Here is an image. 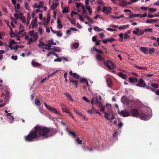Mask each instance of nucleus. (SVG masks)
Segmentation results:
<instances>
[{
  "instance_id": "6e6552de",
  "label": "nucleus",
  "mask_w": 159,
  "mask_h": 159,
  "mask_svg": "<svg viewBox=\"0 0 159 159\" xmlns=\"http://www.w3.org/2000/svg\"><path fill=\"white\" fill-rule=\"evenodd\" d=\"M58 5V1L57 0H53L52 4L51 6V9L53 10H55Z\"/></svg>"
},
{
  "instance_id": "7c9ffc66",
  "label": "nucleus",
  "mask_w": 159,
  "mask_h": 159,
  "mask_svg": "<svg viewBox=\"0 0 159 159\" xmlns=\"http://www.w3.org/2000/svg\"><path fill=\"white\" fill-rule=\"evenodd\" d=\"M93 29L96 31H102V30L101 29L97 26H94Z\"/></svg>"
},
{
  "instance_id": "393cba45",
  "label": "nucleus",
  "mask_w": 159,
  "mask_h": 159,
  "mask_svg": "<svg viewBox=\"0 0 159 159\" xmlns=\"http://www.w3.org/2000/svg\"><path fill=\"white\" fill-rule=\"evenodd\" d=\"M84 150L86 151V150H88L90 151H92L93 149L92 147H89L88 146H84Z\"/></svg>"
},
{
  "instance_id": "4c0bfd02",
  "label": "nucleus",
  "mask_w": 159,
  "mask_h": 159,
  "mask_svg": "<svg viewBox=\"0 0 159 159\" xmlns=\"http://www.w3.org/2000/svg\"><path fill=\"white\" fill-rule=\"evenodd\" d=\"M68 134L69 135H70L72 136L74 138H75L76 137V136L75 134L73 132L70 131V132H69V133H68Z\"/></svg>"
},
{
  "instance_id": "6ab92c4d",
  "label": "nucleus",
  "mask_w": 159,
  "mask_h": 159,
  "mask_svg": "<svg viewBox=\"0 0 159 159\" xmlns=\"http://www.w3.org/2000/svg\"><path fill=\"white\" fill-rule=\"evenodd\" d=\"M32 64L33 66L35 67L39 66H41V64L39 63H38L35 61H32Z\"/></svg>"
},
{
  "instance_id": "a878e982",
  "label": "nucleus",
  "mask_w": 159,
  "mask_h": 159,
  "mask_svg": "<svg viewBox=\"0 0 159 159\" xmlns=\"http://www.w3.org/2000/svg\"><path fill=\"white\" fill-rule=\"evenodd\" d=\"M69 8L68 7H66L64 8V9L63 10L62 13H68L69 11Z\"/></svg>"
},
{
  "instance_id": "b1692460",
  "label": "nucleus",
  "mask_w": 159,
  "mask_h": 159,
  "mask_svg": "<svg viewBox=\"0 0 159 159\" xmlns=\"http://www.w3.org/2000/svg\"><path fill=\"white\" fill-rule=\"evenodd\" d=\"M83 6H84V5L81 3L76 2V8L78 9L80 7L83 8Z\"/></svg>"
},
{
  "instance_id": "423d86ee",
  "label": "nucleus",
  "mask_w": 159,
  "mask_h": 159,
  "mask_svg": "<svg viewBox=\"0 0 159 159\" xmlns=\"http://www.w3.org/2000/svg\"><path fill=\"white\" fill-rule=\"evenodd\" d=\"M131 116L133 117H138L139 114V113L137 109L135 108H134L131 109L130 111Z\"/></svg>"
},
{
  "instance_id": "c03bdc74",
  "label": "nucleus",
  "mask_w": 159,
  "mask_h": 159,
  "mask_svg": "<svg viewBox=\"0 0 159 159\" xmlns=\"http://www.w3.org/2000/svg\"><path fill=\"white\" fill-rule=\"evenodd\" d=\"M148 10L149 11L152 13L156 11L157 9L154 8H150L148 9Z\"/></svg>"
},
{
  "instance_id": "ddd939ff",
  "label": "nucleus",
  "mask_w": 159,
  "mask_h": 159,
  "mask_svg": "<svg viewBox=\"0 0 159 159\" xmlns=\"http://www.w3.org/2000/svg\"><path fill=\"white\" fill-rule=\"evenodd\" d=\"M70 80V82L72 83L75 85V87L76 88L78 87V84L79 81L76 80H74L73 78H70L69 79Z\"/></svg>"
},
{
  "instance_id": "4be33fe9",
  "label": "nucleus",
  "mask_w": 159,
  "mask_h": 159,
  "mask_svg": "<svg viewBox=\"0 0 159 159\" xmlns=\"http://www.w3.org/2000/svg\"><path fill=\"white\" fill-rule=\"evenodd\" d=\"M118 75L123 79H125L127 77L126 75L122 72L119 73H118Z\"/></svg>"
},
{
  "instance_id": "a18cd8bd",
  "label": "nucleus",
  "mask_w": 159,
  "mask_h": 159,
  "mask_svg": "<svg viewBox=\"0 0 159 159\" xmlns=\"http://www.w3.org/2000/svg\"><path fill=\"white\" fill-rule=\"evenodd\" d=\"M78 14H79L78 13L76 12L72 11L71 14V17H73L74 15H77L78 16Z\"/></svg>"
},
{
  "instance_id": "a211bd4d",
  "label": "nucleus",
  "mask_w": 159,
  "mask_h": 159,
  "mask_svg": "<svg viewBox=\"0 0 159 159\" xmlns=\"http://www.w3.org/2000/svg\"><path fill=\"white\" fill-rule=\"evenodd\" d=\"M129 80L131 83L137 82L138 81V80L137 78H131V77L129 78Z\"/></svg>"
},
{
  "instance_id": "f704fd0d",
  "label": "nucleus",
  "mask_w": 159,
  "mask_h": 159,
  "mask_svg": "<svg viewBox=\"0 0 159 159\" xmlns=\"http://www.w3.org/2000/svg\"><path fill=\"white\" fill-rule=\"evenodd\" d=\"M33 7L34 8H37L38 9H40L42 7V6L40 5H37L36 3L34 4L33 6Z\"/></svg>"
},
{
  "instance_id": "0e129e2a",
  "label": "nucleus",
  "mask_w": 159,
  "mask_h": 159,
  "mask_svg": "<svg viewBox=\"0 0 159 159\" xmlns=\"http://www.w3.org/2000/svg\"><path fill=\"white\" fill-rule=\"evenodd\" d=\"M107 30L111 31H113L116 30V29H111V28H108L107 29Z\"/></svg>"
},
{
  "instance_id": "8fccbe9b",
  "label": "nucleus",
  "mask_w": 159,
  "mask_h": 159,
  "mask_svg": "<svg viewBox=\"0 0 159 159\" xmlns=\"http://www.w3.org/2000/svg\"><path fill=\"white\" fill-rule=\"evenodd\" d=\"M123 36H124V39H128L129 38V36L127 33H125L123 34Z\"/></svg>"
},
{
  "instance_id": "3c124183",
  "label": "nucleus",
  "mask_w": 159,
  "mask_h": 159,
  "mask_svg": "<svg viewBox=\"0 0 159 159\" xmlns=\"http://www.w3.org/2000/svg\"><path fill=\"white\" fill-rule=\"evenodd\" d=\"M96 52L100 54H103V53L102 50L99 49H96Z\"/></svg>"
},
{
  "instance_id": "6e6d98bb",
  "label": "nucleus",
  "mask_w": 159,
  "mask_h": 159,
  "mask_svg": "<svg viewBox=\"0 0 159 159\" xmlns=\"http://www.w3.org/2000/svg\"><path fill=\"white\" fill-rule=\"evenodd\" d=\"M82 98L84 100L87 102H90L86 96H83Z\"/></svg>"
},
{
  "instance_id": "774afa93",
  "label": "nucleus",
  "mask_w": 159,
  "mask_h": 159,
  "mask_svg": "<svg viewBox=\"0 0 159 159\" xmlns=\"http://www.w3.org/2000/svg\"><path fill=\"white\" fill-rule=\"evenodd\" d=\"M11 59L13 60H16L17 59V57L16 55L15 56H12L11 57Z\"/></svg>"
},
{
  "instance_id": "72a5a7b5",
  "label": "nucleus",
  "mask_w": 159,
  "mask_h": 159,
  "mask_svg": "<svg viewBox=\"0 0 159 159\" xmlns=\"http://www.w3.org/2000/svg\"><path fill=\"white\" fill-rule=\"evenodd\" d=\"M73 46L75 49H76L79 46V43H75L73 44Z\"/></svg>"
},
{
  "instance_id": "4d7b16f0",
  "label": "nucleus",
  "mask_w": 159,
  "mask_h": 159,
  "mask_svg": "<svg viewBox=\"0 0 159 159\" xmlns=\"http://www.w3.org/2000/svg\"><path fill=\"white\" fill-rule=\"evenodd\" d=\"M145 32H152V29H146L144 30Z\"/></svg>"
},
{
  "instance_id": "cd10ccee",
  "label": "nucleus",
  "mask_w": 159,
  "mask_h": 159,
  "mask_svg": "<svg viewBox=\"0 0 159 159\" xmlns=\"http://www.w3.org/2000/svg\"><path fill=\"white\" fill-rule=\"evenodd\" d=\"M154 51L155 49L154 48H149V49H148V51H149V52H148V53L149 54H151L154 52Z\"/></svg>"
},
{
  "instance_id": "412c9836",
  "label": "nucleus",
  "mask_w": 159,
  "mask_h": 159,
  "mask_svg": "<svg viewBox=\"0 0 159 159\" xmlns=\"http://www.w3.org/2000/svg\"><path fill=\"white\" fill-rule=\"evenodd\" d=\"M64 94L68 98L70 101H73L71 95L69 93H64Z\"/></svg>"
},
{
  "instance_id": "bf43d9fd",
  "label": "nucleus",
  "mask_w": 159,
  "mask_h": 159,
  "mask_svg": "<svg viewBox=\"0 0 159 159\" xmlns=\"http://www.w3.org/2000/svg\"><path fill=\"white\" fill-rule=\"evenodd\" d=\"M147 17L148 18H152L155 16H154L153 15H152V14H149L148 15Z\"/></svg>"
},
{
  "instance_id": "49530a36",
  "label": "nucleus",
  "mask_w": 159,
  "mask_h": 159,
  "mask_svg": "<svg viewBox=\"0 0 159 159\" xmlns=\"http://www.w3.org/2000/svg\"><path fill=\"white\" fill-rule=\"evenodd\" d=\"M57 35L59 37H61L62 36V34L61 33V31H59L57 32Z\"/></svg>"
},
{
  "instance_id": "aec40b11",
  "label": "nucleus",
  "mask_w": 159,
  "mask_h": 159,
  "mask_svg": "<svg viewBox=\"0 0 159 159\" xmlns=\"http://www.w3.org/2000/svg\"><path fill=\"white\" fill-rule=\"evenodd\" d=\"M62 107L61 109L63 111H64L67 113H69L68 112V110L66 107L65 106L64 104L62 105Z\"/></svg>"
},
{
  "instance_id": "680f3d73",
  "label": "nucleus",
  "mask_w": 159,
  "mask_h": 159,
  "mask_svg": "<svg viewBox=\"0 0 159 159\" xmlns=\"http://www.w3.org/2000/svg\"><path fill=\"white\" fill-rule=\"evenodd\" d=\"M78 16H79V19H80V20L81 21H84V18H83V17H82V16H81L80 14H78Z\"/></svg>"
},
{
  "instance_id": "0eeeda50",
  "label": "nucleus",
  "mask_w": 159,
  "mask_h": 159,
  "mask_svg": "<svg viewBox=\"0 0 159 159\" xmlns=\"http://www.w3.org/2000/svg\"><path fill=\"white\" fill-rule=\"evenodd\" d=\"M44 106L47 108L49 110L53 112L55 114H57L58 113V112L54 108H53L51 106H48L46 102L44 103Z\"/></svg>"
},
{
  "instance_id": "f03ea898",
  "label": "nucleus",
  "mask_w": 159,
  "mask_h": 159,
  "mask_svg": "<svg viewBox=\"0 0 159 159\" xmlns=\"http://www.w3.org/2000/svg\"><path fill=\"white\" fill-rule=\"evenodd\" d=\"M104 64L111 70L115 69L116 67L115 65L109 60L105 61L104 62Z\"/></svg>"
},
{
  "instance_id": "69168bd1",
  "label": "nucleus",
  "mask_w": 159,
  "mask_h": 159,
  "mask_svg": "<svg viewBox=\"0 0 159 159\" xmlns=\"http://www.w3.org/2000/svg\"><path fill=\"white\" fill-rule=\"evenodd\" d=\"M37 26V25L36 23H33V24L32 26V29H33L35 27H36Z\"/></svg>"
},
{
  "instance_id": "2eb2a0df",
  "label": "nucleus",
  "mask_w": 159,
  "mask_h": 159,
  "mask_svg": "<svg viewBox=\"0 0 159 159\" xmlns=\"http://www.w3.org/2000/svg\"><path fill=\"white\" fill-rule=\"evenodd\" d=\"M70 75L73 76V77L76 79H78L80 78V77L76 73H73L72 71L71 70H70Z\"/></svg>"
},
{
  "instance_id": "1a4fd4ad",
  "label": "nucleus",
  "mask_w": 159,
  "mask_h": 159,
  "mask_svg": "<svg viewBox=\"0 0 159 159\" xmlns=\"http://www.w3.org/2000/svg\"><path fill=\"white\" fill-rule=\"evenodd\" d=\"M106 80L107 86L111 88L113 86V83L111 79L110 78H108L106 79Z\"/></svg>"
},
{
  "instance_id": "4468645a",
  "label": "nucleus",
  "mask_w": 159,
  "mask_h": 159,
  "mask_svg": "<svg viewBox=\"0 0 159 159\" xmlns=\"http://www.w3.org/2000/svg\"><path fill=\"white\" fill-rule=\"evenodd\" d=\"M96 58L99 61H103L104 60V59L99 54H97L96 55Z\"/></svg>"
},
{
  "instance_id": "dca6fc26",
  "label": "nucleus",
  "mask_w": 159,
  "mask_h": 159,
  "mask_svg": "<svg viewBox=\"0 0 159 159\" xmlns=\"http://www.w3.org/2000/svg\"><path fill=\"white\" fill-rule=\"evenodd\" d=\"M57 27L58 29H61L63 27V25L61 24V21L59 19H57Z\"/></svg>"
},
{
  "instance_id": "9d476101",
  "label": "nucleus",
  "mask_w": 159,
  "mask_h": 159,
  "mask_svg": "<svg viewBox=\"0 0 159 159\" xmlns=\"http://www.w3.org/2000/svg\"><path fill=\"white\" fill-rule=\"evenodd\" d=\"M138 117H139L142 120H145L147 118L146 115L143 113H139V114Z\"/></svg>"
},
{
  "instance_id": "bb28decb",
  "label": "nucleus",
  "mask_w": 159,
  "mask_h": 159,
  "mask_svg": "<svg viewBox=\"0 0 159 159\" xmlns=\"http://www.w3.org/2000/svg\"><path fill=\"white\" fill-rule=\"evenodd\" d=\"M134 67H136V68L138 69H139V70H146L147 69V68H145V67H141L140 66H137L136 65H135Z\"/></svg>"
},
{
  "instance_id": "e433bc0d",
  "label": "nucleus",
  "mask_w": 159,
  "mask_h": 159,
  "mask_svg": "<svg viewBox=\"0 0 159 159\" xmlns=\"http://www.w3.org/2000/svg\"><path fill=\"white\" fill-rule=\"evenodd\" d=\"M151 85L155 89L157 88L158 87V85L156 83H152L151 84Z\"/></svg>"
},
{
  "instance_id": "20e7f679",
  "label": "nucleus",
  "mask_w": 159,
  "mask_h": 159,
  "mask_svg": "<svg viewBox=\"0 0 159 159\" xmlns=\"http://www.w3.org/2000/svg\"><path fill=\"white\" fill-rule=\"evenodd\" d=\"M121 102L124 104L126 106L129 104L130 100L129 99L127 98L126 96H123L121 98Z\"/></svg>"
},
{
  "instance_id": "e2e57ef3",
  "label": "nucleus",
  "mask_w": 159,
  "mask_h": 159,
  "mask_svg": "<svg viewBox=\"0 0 159 159\" xmlns=\"http://www.w3.org/2000/svg\"><path fill=\"white\" fill-rule=\"evenodd\" d=\"M62 61V58H56L54 60V61H59L61 62Z\"/></svg>"
},
{
  "instance_id": "58836bf2",
  "label": "nucleus",
  "mask_w": 159,
  "mask_h": 159,
  "mask_svg": "<svg viewBox=\"0 0 159 159\" xmlns=\"http://www.w3.org/2000/svg\"><path fill=\"white\" fill-rule=\"evenodd\" d=\"M105 115L104 117L107 120H110V118H109V113L105 112L104 113Z\"/></svg>"
},
{
  "instance_id": "79ce46f5",
  "label": "nucleus",
  "mask_w": 159,
  "mask_h": 159,
  "mask_svg": "<svg viewBox=\"0 0 159 159\" xmlns=\"http://www.w3.org/2000/svg\"><path fill=\"white\" fill-rule=\"evenodd\" d=\"M20 20H21L24 23H25L26 18L25 16H24L20 17Z\"/></svg>"
},
{
  "instance_id": "de8ad7c7",
  "label": "nucleus",
  "mask_w": 159,
  "mask_h": 159,
  "mask_svg": "<svg viewBox=\"0 0 159 159\" xmlns=\"http://www.w3.org/2000/svg\"><path fill=\"white\" fill-rule=\"evenodd\" d=\"M97 3L100 5H104V2L102 1L98 0L97 2Z\"/></svg>"
},
{
  "instance_id": "c85d7f7f",
  "label": "nucleus",
  "mask_w": 159,
  "mask_h": 159,
  "mask_svg": "<svg viewBox=\"0 0 159 159\" xmlns=\"http://www.w3.org/2000/svg\"><path fill=\"white\" fill-rule=\"evenodd\" d=\"M33 36V41L34 42H35L38 38L37 34V33H35Z\"/></svg>"
},
{
  "instance_id": "f257e3e1",
  "label": "nucleus",
  "mask_w": 159,
  "mask_h": 159,
  "mask_svg": "<svg viewBox=\"0 0 159 159\" xmlns=\"http://www.w3.org/2000/svg\"><path fill=\"white\" fill-rule=\"evenodd\" d=\"M56 132V130L53 128L36 125L28 135L24 136L25 139L28 142H31L35 140H42L52 136Z\"/></svg>"
},
{
  "instance_id": "c9c22d12",
  "label": "nucleus",
  "mask_w": 159,
  "mask_h": 159,
  "mask_svg": "<svg viewBox=\"0 0 159 159\" xmlns=\"http://www.w3.org/2000/svg\"><path fill=\"white\" fill-rule=\"evenodd\" d=\"M35 104L38 106H39L41 105V102L38 100H35Z\"/></svg>"
},
{
  "instance_id": "37998d69",
  "label": "nucleus",
  "mask_w": 159,
  "mask_h": 159,
  "mask_svg": "<svg viewBox=\"0 0 159 159\" xmlns=\"http://www.w3.org/2000/svg\"><path fill=\"white\" fill-rule=\"evenodd\" d=\"M80 79V82L81 83H86V82H87V81H88L87 79L84 78H81Z\"/></svg>"
},
{
  "instance_id": "09e8293b",
  "label": "nucleus",
  "mask_w": 159,
  "mask_h": 159,
  "mask_svg": "<svg viewBox=\"0 0 159 159\" xmlns=\"http://www.w3.org/2000/svg\"><path fill=\"white\" fill-rule=\"evenodd\" d=\"M16 8L17 10H19L20 8V4L19 3H17L16 5V7H15V11H17V10H16Z\"/></svg>"
},
{
  "instance_id": "13d9d810",
  "label": "nucleus",
  "mask_w": 159,
  "mask_h": 159,
  "mask_svg": "<svg viewBox=\"0 0 159 159\" xmlns=\"http://www.w3.org/2000/svg\"><path fill=\"white\" fill-rule=\"evenodd\" d=\"M144 32H145V31L144 30H140L139 32V33H138V35H143V34L144 33Z\"/></svg>"
},
{
  "instance_id": "f3484780",
  "label": "nucleus",
  "mask_w": 159,
  "mask_h": 159,
  "mask_svg": "<svg viewBox=\"0 0 159 159\" xmlns=\"http://www.w3.org/2000/svg\"><path fill=\"white\" fill-rule=\"evenodd\" d=\"M56 43L54 42L52 40H48V47H51L52 45H56Z\"/></svg>"
},
{
  "instance_id": "052dcab7",
  "label": "nucleus",
  "mask_w": 159,
  "mask_h": 159,
  "mask_svg": "<svg viewBox=\"0 0 159 159\" xmlns=\"http://www.w3.org/2000/svg\"><path fill=\"white\" fill-rule=\"evenodd\" d=\"M52 50L55 52H60L61 50L59 48H52Z\"/></svg>"
},
{
  "instance_id": "5701e85b",
  "label": "nucleus",
  "mask_w": 159,
  "mask_h": 159,
  "mask_svg": "<svg viewBox=\"0 0 159 159\" xmlns=\"http://www.w3.org/2000/svg\"><path fill=\"white\" fill-rule=\"evenodd\" d=\"M129 27V25H124L123 26H121L119 27V30H125L126 28H128Z\"/></svg>"
},
{
  "instance_id": "5fc2aeb1",
  "label": "nucleus",
  "mask_w": 159,
  "mask_h": 159,
  "mask_svg": "<svg viewBox=\"0 0 159 159\" xmlns=\"http://www.w3.org/2000/svg\"><path fill=\"white\" fill-rule=\"evenodd\" d=\"M34 30H32L30 32V35L31 37L33 36L34 35Z\"/></svg>"
},
{
  "instance_id": "338daca9",
  "label": "nucleus",
  "mask_w": 159,
  "mask_h": 159,
  "mask_svg": "<svg viewBox=\"0 0 159 159\" xmlns=\"http://www.w3.org/2000/svg\"><path fill=\"white\" fill-rule=\"evenodd\" d=\"M107 8L106 7H103V8L102 9V11L103 12H106V11H107Z\"/></svg>"
},
{
  "instance_id": "7ed1b4c3",
  "label": "nucleus",
  "mask_w": 159,
  "mask_h": 159,
  "mask_svg": "<svg viewBox=\"0 0 159 159\" xmlns=\"http://www.w3.org/2000/svg\"><path fill=\"white\" fill-rule=\"evenodd\" d=\"M118 113L123 117H127V116H131V114L129 111L125 110H123Z\"/></svg>"
},
{
  "instance_id": "864d4df0",
  "label": "nucleus",
  "mask_w": 159,
  "mask_h": 159,
  "mask_svg": "<svg viewBox=\"0 0 159 159\" xmlns=\"http://www.w3.org/2000/svg\"><path fill=\"white\" fill-rule=\"evenodd\" d=\"M82 14H84L86 13V11L85 10V7L84 6H83V8H82Z\"/></svg>"
},
{
  "instance_id": "2f4dec72",
  "label": "nucleus",
  "mask_w": 159,
  "mask_h": 159,
  "mask_svg": "<svg viewBox=\"0 0 159 159\" xmlns=\"http://www.w3.org/2000/svg\"><path fill=\"white\" fill-rule=\"evenodd\" d=\"M120 38L119 39V40L121 42H122L123 41V33H120V34L119 35Z\"/></svg>"
},
{
  "instance_id": "c756f323",
  "label": "nucleus",
  "mask_w": 159,
  "mask_h": 159,
  "mask_svg": "<svg viewBox=\"0 0 159 159\" xmlns=\"http://www.w3.org/2000/svg\"><path fill=\"white\" fill-rule=\"evenodd\" d=\"M112 11V9L110 7H108V9L107 10V11L105 12V14L106 15H108L109 13H110Z\"/></svg>"
},
{
  "instance_id": "f8f14e48",
  "label": "nucleus",
  "mask_w": 159,
  "mask_h": 159,
  "mask_svg": "<svg viewBox=\"0 0 159 159\" xmlns=\"http://www.w3.org/2000/svg\"><path fill=\"white\" fill-rule=\"evenodd\" d=\"M93 100L95 104H99V107H101L102 105V104L98 101V99L97 98H93Z\"/></svg>"
},
{
  "instance_id": "39448f33",
  "label": "nucleus",
  "mask_w": 159,
  "mask_h": 159,
  "mask_svg": "<svg viewBox=\"0 0 159 159\" xmlns=\"http://www.w3.org/2000/svg\"><path fill=\"white\" fill-rule=\"evenodd\" d=\"M136 86L140 87H145L146 86V84L142 79H140L136 84Z\"/></svg>"
},
{
  "instance_id": "473e14b6",
  "label": "nucleus",
  "mask_w": 159,
  "mask_h": 159,
  "mask_svg": "<svg viewBox=\"0 0 159 159\" xmlns=\"http://www.w3.org/2000/svg\"><path fill=\"white\" fill-rule=\"evenodd\" d=\"M94 110L93 108V107H92V109L90 110L87 111V112L89 113H90L91 114H92L94 113Z\"/></svg>"
},
{
  "instance_id": "603ef678",
  "label": "nucleus",
  "mask_w": 159,
  "mask_h": 159,
  "mask_svg": "<svg viewBox=\"0 0 159 159\" xmlns=\"http://www.w3.org/2000/svg\"><path fill=\"white\" fill-rule=\"evenodd\" d=\"M29 4L27 2H26L25 4V7L26 10H29Z\"/></svg>"
},
{
  "instance_id": "a19ab883",
  "label": "nucleus",
  "mask_w": 159,
  "mask_h": 159,
  "mask_svg": "<svg viewBox=\"0 0 159 159\" xmlns=\"http://www.w3.org/2000/svg\"><path fill=\"white\" fill-rule=\"evenodd\" d=\"M76 141L78 144H81L82 143V141L79 139V138H77L76 139Z\"/></svg>"
},
{
  "instance_id": "9b49d317",
  "label": "nucleus",
  "mask_w": 159,
  "mask_h": 159,
  "mask_svg": "<svg viewBox=\"0 0 159 159\" xmlns=\"http://www.w3.org/2000/svg\"><path fill=\"white\" fill-rule=\"evenodd\" d=\"M140 50L144 54H147L148 53V49L147 48L141 47Z\"/></svg>"
},
{
  "instance_id": "ea45409f",
  "label": "nucleus",
  "mask_w": 159,
  "mask_h": 159,
  "mask_svg": "<svg viewBox=\"0 0 159 159\" xmlns=\"http://www.w3.org/2000/svg\"><path fill=\"white\" fill-rule=\"evenodd\" d=\"M146 22L147 23H153L152 19H147L146 20Z\"/></svg>"
}]
</instances>
